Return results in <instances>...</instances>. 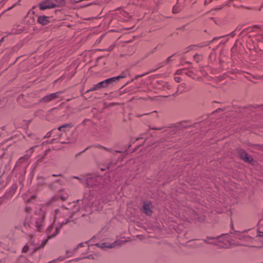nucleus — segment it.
I'll use <instances>...</instances> for the list:
<instances>
[{"mask_svg":"<svg viewBox=\"0 0 263 263\" xmlns=\"http://www.w3.org/2000/svg\"><path fill=\"white\" fill-rule=\"evenodd\" d=\"M78 204H74L72 212L73 214L79 212L82 216H84L91 211V209L99 210L102 207H99V201L97 197L90 195H85L82 200L77 201Z\"/></svg>","mask_w":263,"mask_h":263,"instance_id":"obj_1","label":"nucleus"},{"mask_svg":"<svg viewBox=\"0 0 263 263\" xmlns=\"http://www.w3.org/2000/svg\"><path fill=\"white\" fill-rule=\"evenodd\" d=\"M123 244V241L121 240H116L112 242H109L107 240H105L101 243H97L95 245L89 243L88 242H85V243H81L77 246V248L75 249H79L80 248L83 247L85 245L87 247V250L92 251L95 247L100 248L102 249H105L107 248H113L117 246H121Z\"/></svg>","mask_w":263,"mask_h":263,"instance_id":"obj_2","label":"nucleus"},{"mask_svg":"<svg viewBox=\"0 0 263 263\" xmlns=\"http://www.w3.org/2000/svg\"><path fill=\"white\" fill-rule=\"evenodd\" d=\"M204 241L208 244L217 245L218 242H221L223 244V245H220L221 247H228L230 245H232V243L230 241V237L228 234L222 235L217 238L209 237Z\"/></svg>","mask_w":263,"mask_h":263,"instance_id":"obj_3","label":"nucleus"},{"mask_svg":"<svg viewBox=\"0 0 263 263\" xmlns=\"http://www.w3.org/2000/svg\"><path fill=\"white\" fill-rule=\"evenodd\" d=\"M45 216L44 211L43 210H41L39 213L35 214L31 220V222L35 224L39 231H40L41 227L44 224Z\"/></svg>","mask_w":263,"mask_h":263,"instance_id":"obj_4","label":"nucleus"},{"mask_svg":"<svg viewBox=\"0 0 263 263\" xmlns=\"http://www.w3.org/2000/svg\"><path fill=\"white\" fill-rule=\"evenodd\" d=\"M102 180L101 176L89 175L86 179V183L88 187H96L100 185Z\"/></svg>","mask_w":263,"mask_h":263,"instance_id":"obj_5","label":"nucleus"},{"mask_svg":"<svg viewBox=\"0 0 263 263\" xmlns=\"http://www.w3.org/2000/svg\"><path fill=\"white\" fill-rule=\"evenodd\" d=\"M235 237L236 238L239 239L241 240H245L246 241H248L250 242L247 245L252 247H260V246L256 245V243L253 241V239L249 236H246L243 233H238L236 234Z\"/></svg>","mask_w":263,"mask_h":263,"instance_id":"obj_6","label":"nucleus"},{"mask_svg":"<svg viewBox=\"0 0 263 263\" xmlns=\"http://www.w3.org/2000/svg\"><path fill=\"white\" fill-rule=\"evenodd\" d=\"M113 83L112 79L111 78L106 79L104 81H103L96 85H95L92 88H91L87 92L90 91H95L99 89H101L103 88L107 87L109 84Z\"/></svg>","mask_w":263,"mask_h":263,"instance_id":"obj_7","label":"nucleus"},{"mask_svg":"<svg viewBox=\"0 0 263 263\" xmlns=\"http://www.w3.org/2000/svg\"><path fill=\"white\" fill-rule=\"evenodd\" d=\"M57 5L52 0H43L39 4V7L41 10H45L55 8Z\"/></svg>","mask_w":263,"mask_h":263,"instance_id":"obj_8","label":"nucleus"},{"mask_svg":"<svg viewBox=\"0 0 263 263\" xmlns=\"http://www.w3.org/2000/svg\"><path fill=\"white\" fill-rule=\"evenodd\" d=\"M60 94H61V92H57L47 95L42 99L41 101L45 103H48L52 100L58 98Z\"/></svg>","mask_w":263,"mask_h":263,"instance_id":"obj_9","label":"nucleus"},{"mask_svg":"<svg viewBox=\"0 0 263 263\" xmlns=\"http://www.w3.org/2000/svg\"><path fill=\"white\" fill-rule=\"evenodd\" d=\"M60 229L58 227H54L53 225L48 227L47 230V233L48 235L49 238H51L56 236L59 232Z\"/></svg>","mask_w":263,"mask_h":263,"instance_id":"obj_10","label":"nucleus"},{"mask_svg":"<svg viewBox=\"0 0 263 263\" xmlns=\"http://www.w3.org/2000/svg\"><path fill=\"white\" fill-rule=\"evenodd\" d=\"M239 157L245 162L251 163L253 159L248 154H247L243 150L240 149L238 152Z\"/></svg>","mask_w":263,"mask_h":263,"instance_id":"obj_11","label":"nucleus"},{"mask_svg":"<svg viewBox=\"0 0 263 263\" xmlns=\"http://www.w3.org/2000/svg\"><path fill=\"white\" fill-rule=\"evenodd\" d=\"M152 204L149 201L145 202L143 203V211L147 215H151L152 213Z\"/></svg>","mask_w":263,"mask_h":263,"instance_id":"obj_12","label":"nucleus"},{"mask_svg":"<svg viewBox=\"0 0 263 263\" xmlns=\"http://www.w3.org/2000/svg\"><path fill=\"white\" fill-rule=\"evenodd\" d=\"M30 241L32 245L36 247L35 249L37 250L39 248H43L46 245L47 240L42 241L41 245L39 247H37L38 243V239L36 240V238L34 236H31Z\"/></svg>","mask_w":263,"mask_h":263,"instance_id":"obj_13","label":"nucleus"},{"mask_svg":"<svg viewBox=\"0 0 263 263\" xmlns=\"http://www.w3.org/2000/svg\"><path fill=\"white\" fill-rule=\"evenodd\" d=\"M68 212L67 209L62 208L61 210H57L55 212V216L54 222L55 223L58 221L59 217L61 216V214H66Z\"/></svg>","mask_w":263,"mask_h":263,"instance_id":"obj_14","label":"nucleus"},{"mask_svg":"<svg viewBox=\"0 0 263 263\" xmlns=\"http://www.w3.org/2000/svg\"><path fill=\"white\" fill-rule=\"evenodd\" d=\"M37 22L42 25H47L49 23V17L45 15L37 16Z\"/></svg>","mask_w":263,"mask_h":263,"instance_id":"obj_15","label":"nucleus"},{"mask_svg":"<svg viewBox=\"0 0 263 263\" xmlns=\"http://www.w3.org/2000/svg\"><path fill=\"white\" fill-rule=\"evenodd\" d=\"M127 72H123L121 73V75L117 76V77L111 78V79H112V82H114L116 81L117 80H118L120 79H123V78H126L127 77Z\"/></svg>","mask_w":263,"mask_h":263,"instance_id":"obj_16","label":"nucleus"},{"mask_svg":"<svg viewBox=\"0 0 263 263\" xmlns=\"http://www.w3.org/2000/svg\"><path fill=\"white\" fill-rule=\"evenodd\" d=\"M72 127V125L71 124H65L58 127V130L65 132L66 131V129L67 128H70Z\"/></svg>","mask_w":263,"mask_h":263,"instance_id":"obj_17","label":"nucleus"},{"mask_svg":"<svg viewBox=\"0 0 263 263\" xmlns=\"http://www.w3.org/2000/svg\"><path fill=\"white\" fill-rule=\"evenodd\" d=\"M254 241L255 242L260 241L262 242L263 245V233H258V234L256 237L255 240Z\"/></svg>","mask_w":263,"mask_h":263,"instance_id":"obj_18","label":"nucleus"},{"mask_svg":"<svg viewBox=\"0 0 263 263\" xmlns=\"http://www.w3.org/2000/svg\"><path fill=\"white\" fill-rule=\"evenodd\" d=\"M68 195L67 194H66L65 195H64L63 192H62L60 193V198L63 200H66L68 198Z\"/></svg>","mask_w":263,"mask_h":263,"instance_id":"obj_19","label":"nucleus"},{"mask_svg":"<svg viewBox=\"0 0 263 263\" xmlns=\"http://www.w3.org/2000/svg\"><path fill=\"white\" fill-rule=\"evenodd\" d=\"M55 1L59 4V6H63L65 4L64 0H55Z\"/></svg>","mask_w":263,"mask_h":263,"instance_id":"obj_20","label":"nucleus"},{"mask_svg":"<svg viewBox=\"0 0 263 263\" xmlns=\"http://www.w3.org/2000/svg\"><path fill=\"white\" fill-rule=\"evenodd\" d=\"M28 250H29V246H28L27 245H26V246L23 248V250H22V252H23V253H26V252H28Z\"/></svg>","mask_w":263,"mask_h":263,"instance_id":"obj_21","label":"nucleus"},{"mask_svg":"<svg viewBox=\"0 0 263 263\" xmlns=\"http://www.w3.org/2000/svg\"><path fill=\"white\" fill-rule=\"evenodd\" d=\"M200 58H201V56L200 55H198V54H197L196 55L194 56V59L195 60H196L197 62H198V61H199L200 60Z\"/></svg>","mask_w":263,"mask_h":263,"instance_id":"obj_22","label":"nucleus"},{"mask_svg":"<svg viewBox=\"0 0 263 263\" xmlns=\"http://www.w3.org/2000/svg\"><path fill=\"white\" fill-rule=\"evenodd\" d=\"M84 258H88V259H95V257L93 256V255H90L88 256H85L84 257Z\"/></svg>","mask_w":263,"mask_h":263,"instance_id":"obj_23","label":"nucleus"},{"mask_svg":"<svg viewBox=\"0 0 263 263\" xmlns=\"http://www.w3.org/2000/svg\"><path fill=\"white\" fill-rule=\"evenodd\" d=\"M68 221H69V220L67 219L66 222H64V221H58V222L60 223L61 224H65V223H67Z\"/></svg>","mask_w":263,"mask_h":263,"instance_id":"obj_24","label":"nucleus"},{"mask_svg":"<svg viewBox=\"0 0 263 263\" xmlns=\"http://www.w3.org/2000/svg\"><path fill=\"white\" fill-rule=\"evenodd\" d=\"M220 37H215V38H214L211 42H214L215 40H218Z\"/></svg>","mask_w":263,"mask_h":263,"instance_id":"obj_25","label":"nucleus"},{"mask_svg":"<svg viewBox=\"0 0 263 263\" xmlns=\"http://www.w3.org/2000/svg\"><path fill=\"white\" fill-rule=\"evenodd\" d=\"M210 2H211V1H210V0H206V1H205V5H206V4H208L210 3Z\"/></svg>","mask_w":263,"mask_h":263,"instance_id":"obj_26","label":"nucleus"},{"mask_svg":"<svg viewBox=\"0 0 263 263\" xmlns=\"http://www.w3.org/2000/svg\"><path fill=\"white\" fill-rule=\"evenodd\" d=\"M54 130H55V129H53V130H52V131H51V132H50L48 133H47V135H48V136H49V135H50V134H51L52 132H53Z\"/></svg>","mask_w":263,"mask_h":263,"instance_id":"obj_27","label":"nucleus"},{"mask_svg":"<svg viewBox=\"0 0 263 263\" xmlns=\"http://www.w3.org/2000/svg\"><path fill=\"white\" fill-rule=\"evenodd\" d=\"M15 5V4L14 5H13V6H11V7H9V8H8V10H11V9H12V8H13Z\"/></svg>","mask_w":263,"mask_h":263,"instance_id":"obj_28","label":"nucleus"},{"mask_svg":"<svg viewBox=\"0 0 263 263\" xmlns=\"http://www.w3.org/2000/svg\"><path fill=\"white\" fill-rule=\"evenodd\" d=\"M16 186L15 185H14L13 187H12V189L14 190H16Z\"/></svg>","mask_w":263,"mask_h":263,"instance_id":"obj_29","label":"nucleus"},{"mask_svg":"<svg viewBox=\"0 0 263 263\" xmlns=\"http://www.w3.org/2000/svg\"><path fill=\"white\" fill-rule=\"evenodd\" d=\"M173 11L174 13H176V9H175V8H173Z\"/></svg>","mask_w":263,"mask_h":263,"instance_id":"obj_30","label":"nucleus"},{"mask_svg":"<svg viewBox=\"0 0 263 263\" xmlns=\"http://www.w3.org/2000/svg\"><path fill=\"white\" fill-rule=\"evenodd\" d=\"M171 58H172L171 57H169V58H168V61H170V60H171Z\"/></svg>","mask_w":263,"mask_h":263,"instance_id":"obj_31","label":"nucleus"},{"mask_svg":"<svg viewBox=\"0 0 263 263\" xmlns=\"http://www.w3.org/2000/svg\"><path fill=\"white\" fill-rule=\"evenodd\" d=\"M179 78H177V82H179Z\"/></svg>","mask_w":263,"mask_h":263,"instance_id":"obj_32","label":"nucleus"},{"mask_svg":"<svg viewBox=\"0 0 263 263\" xmlns=\"http://www.w3.org/2000/svg\"><path fill=\"white\" fill-rule=\"evenodd\" d=\"M117 153H120V151H116Z\"/></svg>","mask_w":263,"mask_h":263,"instance_id":"obj_33","label":"nucleus"},{"mask_svg":"<svg viewBox=\"0 0 263 263\" xmlns=\"http://www.w3.org/2000/svg\"><path fill=\"white\" fill-rule=\"evenodd\" d=\"M105 149L106 150L109 151V149H107V148H105Z\"/></svg>","mask_w":263,"mask_h":263,"instance_id":"obj_34","label":"nucleus"}]
</instances>
